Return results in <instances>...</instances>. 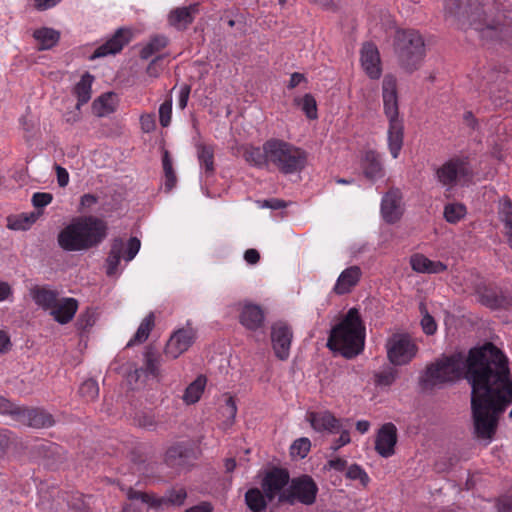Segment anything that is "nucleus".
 Returning <instances> with one entry per match:
<instances>
[{"mask_svg":"<svg viewBox=\"0 0 512 512\" xmlns=\"http://www.w3.org/2000/svg\"><path fill=\"white\" fill-rule=\"evenodd\" d=\"M499 218L503 223V232L509 246L512 248V203L510 200L500 202Z\"/></svg>","mask_w":512,"mask_h":512,"instance_id":"nucleus-34","label":"nucleus"},{"mask_svg":"<svg viewBox=\"0 0 512 512\" xmlns=\"http://www.w3.org/2000/svg\"><path fill=\"white\" fill-rule=\"evenodd\" d=\"M34 214L25 215L21 214L14 218H8V228L11 230H27L35 222Z\"/></svg>","mask_w":512,"mask_h":512,"instance_id":"nucleus-48","label":"nucleus"},{"mask_svg":"<svg viewBox=\"0 0 512 512\" xmlns=\"http://www.w3.org/2000/svg\"><path fill=\"white\" fill-rule=\"evenodd\" d=\"M164 58L163 55H158L156 56L154 59L151 60V62L148 64L147 66V69H146V73L150 76V77H158L162 68L159 67L158 65V62L160 60H162Z\"/></svg>","mask_w":512,"mask_h":512,"instance_id":"nucleus-60","label":"nucleus"},{"mask_svg":"<svg viewBox=\"0 0 512 512\" xmlns=\"http://www.w3.org/2000/svg\"><path fill=\"white\" fill-rule=\"evenodd\" d=\"M311 442L308 438H299L293 442L290 447V453L293 457L304 458L310 451Z\"/></svg>","mask_w":512,"mask_h":512,"instance_id":"nucleus-50","label":"nucleus"},{"mask_svg":"<svg viewBox=\"0 0 512 512\" xmlns=\"http://www.w3.org/2000/svg\"><path fill=\"white\" fill-rule=\"evenodd\" d=\"M33 37L39 43L40 50H47L57 44L60 38V34L58 31L52 28L43 27L35 30L33 33Z\"/></svg>","mask_w":512,"mask_h":512,"instance_id":"nucleus-33","label":"nucleus"},{"mask_svg":"<svg viewBox=\"0 0 512 512\" xmlns=\"http://www.w3.org/2000/svg\"><path fill=\"white\" fill-rule=\"evenodd\" d=\"M162 165L165 174V187L169 191L175 186L177 178L173 169L172 159L167 150L163 152Z\"/></svg>","mask_w":512,"mask_h":512,"instance_id":"nucleus-43","label":"nucleus"},{"mask_svg":"<svg viewBox=\"0 0 512 512\" xmlns=\"http://www.w3.org/2000/svg\"><path fill=\"white\" fill-rule=\"evenodd\" d=\"M444 10L446 17L460 20L468 13L464 0H445Z\"/></svg>","mask_w":512,"mask_h":512,"instance_id":"nucleus-41","label":"nucleus"},{"mask_svg":"<svg viewBox=\"0 0 512 512\" xmlns=\"http://www.w3.org/2000/svg\"><path fill=\"white\" fill-rule=\"evenodd\" d=\"M220 411L222 416L225 417L223 424L225 427H230L237 414V406L233 397H226L225 403L221 406Z\"/></svg>","mask_w":512,"mask_h":512,"instance_id":"nucleus-47","label":"nucleus"},{"mask_svg":"<svg viewBox=\"0 0 512 512\" xmlns=\"http://www.w3.org/2000/svg\"><path fill=\"white\" fill-rule=\"evenodd\" d=\"M19 405L10 402L8 399L0 396V414L9 415L13 420L16 421V417L19 410Z\"/></svg>","mask_w":512,"mask_h":512,"instance_id":"nucleus-56","label":"nucleus"},{"mask_svg":"<svg viewBox=\"0 0 512 512\" xmlns=\"http://www.w3.org/2000/svg\"><path fill=\"white\" fill-rule=\"evenodd\" d=\"M141 129L145 133L153 131L156 127L155 118L152 114H144L140 117Z\"/></svg>","mask_w":512,"mask_h":512,"instance_id":"nucleus-59","label":"nucleus"},{"mask_svg":"<svg viewBox=\"0 0 512 512\" xmlns=\"http://www.w3.org/2000/svg\"><path fill=\"white\" fill-rule=\"evenodd\" d=\"M141 246V242L136 237H131L127 243V248H125V243L121 238H116L113 240L110 252L106 259V273L108 276H113L117 273L118 266L120 264L121 258L123 257L125 261H131L139 252Z\"/></svg>","mask_w":512,"mask_h":512,"instance_id":"nucleus-12","label":"nucleus"},{"mask_svg":"<svg viewBox=\"0 0 512 512\" xmlns=\"http://www.w3.org/2000/svg\"><path fill=\"white\" fill-rule=\"evenodd\" d=\"M96 322L95 311L91 308H87L82 312L77 319L76 326L81 331H86L91 328Z\"/></svg>","mask_w":512,"mask_h":512,"instance_id":"nucleus-51","label":"nucleus"},{"mask_svg":"<svg viewBox=\"0 0 512 512\" xmlns=\"http://www.w3.org/2000/svg\"><path fill=\"white\" fill-rule=\"evenodd\" d=\"M172 116V100H165L159 107V121L162 127H168Z\"/></svg>","mask_w":512,"mask_h":512,"instance_id":"nucleus-54","label":"nucleus"},{"mask_svg":"<svg viewBox=\"0 0 512 512\" xmlns=\"http://www.w3.org/2000/svg\"><path fill=\"white\" fill-rule=\"evenodd\" d=\"M361 66L371 79L381 76L380 55L377 47L372 43H365L361 48Z\"/></svg>","mask_w":512,"mask_h":512,"instance_id":"nucleus-21","label":"nucleus"},{"mask_svg":"<svg viewBox=\"0 0 512 512\" xmlns=\"http://www.w3.org/2000/svg\"><path fill=\"white\" fill-rule=\"evenodd\" d=\"M168 45V38L164 35H154L140 51L141 59L147 60L152 55L160 52Z\"/></svg>","mask_w":512,"mask_h":512,"instance_id":"nucleus-39","label":"nucleus"},{"mask_svg":"<svg viewBox=\"0 0 512 512\" xmlns=\"http://www.w3.org/2000/svg\"><path fill=\"white\" fill-rule=\"evenodd\" d=\"M197 158L204 174L209 177L214 174V149L211 146L197 145Z\"/></svg>","mask_w":512,"mask_h":512,"instance_id":"nucleus-32","label":"nucleus"},{"mask_svg":"<svg viewBox=\"0 0 512 512\" xmlns=\"http://www.w3.org/2000/svg\"><path fill=\"white\" fill-rule=\"evenodd\" d=\"M318 493V486L312 477L302 475L291 480L287 493L280 496V503L312 505Z\"/></svg>","mask_w":512,"mask_h":512,"instance_id":"nucleus-9","label":"nucleus"},{"mask_svg":"<svg viewBox=\"0 0 512 512\" xmlns=\"http://www.w3.org/2000/svg\"><path fill=\"white\" fill-rule=\"evenodd\" d=\"M329 469H333L338 472H342L347 468V460L344 458H334L327 462Z\"/></svg>","mask_w":512,"mask_h":512,"instance_id":"nucleus-64","label":"nucleus"},{"mask_svg":"<svg viewBox=\"0 0 512 512\" xmlns=\"http://www.w3.org/2000/svg\"><path fill=\"white\" fill-rule=\"evenodd\" d=\"M466 214V207L463 204L452 203L445 206L444 217L449 223H457Z\"/></svg>","mask_w":512,"mask_h":512,"instance_id":"nucleus-45","label":"nucleus"},{"mask_svg":"<svg viewBox=\"0 0 512 512\" xmlns=\"http://www.w3.org/2000/svg\"><path fill=\"white\" fill-rule=\"evenodd\" d=\"M115 108L116 95L114 93H105L92 103L93 113L98 117H104L113 113Z\"/></svg>","mask_w":512,"mask_h":512,"instance_id":"nucleus-31","label":"nucleus"},{"mask_svg":"<svg viewBox=\"0 0 512 512\" xmlns=\"http://www.w3.org/2000/svg\"><path fill=\"white\" fill-rule=\"evenodd\" d=\"M257 204H258L259 208H268V209H272V210L283 209L287 206V203L284 200H281L278 198L258 200Z\"/></svg>","mask_w":512,"mask_h":512,"instance_id":"nucleus-58","label":"nucleus"},{"mask_svg":"<svg viewBox=\"0 0 512 512\" xmlns=\"http://www.w3.org/2000/svg\"><path fill=\"white\" fill-rule=\"evenodd\" d=\"M206 379L203 376L197 377L186 389L183 395V401L186 404H194L196 403L205 388Z\"/></svg>","mask_w":512,"mask_h":512,"instance_id":"nucleus-40","label":"nucleus"},{"mask_svg":"<svg viewBox=\"0 0 512 512\" xmlns=\"http://www.w3.org/2000/svg\"><path fill=\"white\" fill-rule=\"evenodd\" d=\"M467 381L475 438L488 445L494 439L500 415L512 403L508 359L493 347L471 353Z\"/></svg>","mask_w":512,"mask_h":512,"instance_id":"nucleus-1","label":"nucleus"},{"mask_svg":"<svg viewBox=\"0 0 512 512\" xmlns=\"http://www.w3.org/2000/svg\"><path fill=\"white\" fill-rule=\"evenodd\" d=\"M197 331L189 323L183 328L176 330L167 341L165 355L172 359L178 358L186 352L196 339Z\"/></svg>","mask_w":512,"mask_h":512,"instance_id":"nucleus-14","label":"nucleus"},{"mask_svg":"<svg viewBox=\"0 0 512 512\" xmlns=\"http://www.w3.org/2000/svg\"><path fill=\"white\" fill-rule=\"evenodd\" d=\"M135 423L143 428L154 429L157 425L155 416L150 411H142L135 415Z\"/></svg>","mask_w":512,"mask_h":512,"instance_id":"nucleus-53","label":"nucleus"},{"mask_svg":"<svg viewBox=\"0 0 512 512\" xmlns=\"http://www.w3.org/2000/svg\"><path fill=\"white\" fill-rule=\"evenodd\" d=\"M362 271L359 266H350L344 269L338 276L333 291L337 295L350 293L359 283Z\"/></svg>","mask_w":512,"mask_h":512,"instance_id":"nucleus-23","label":"nucleus"},{"mask_svg":"<svg viewBox=\"0 0 512 512\" xmlns=\"http://www.w3.org/2000/svg\"><path fill=\"white\" fill-rule=\"evenodd\" d=\"M475 29L481 33L482 37H485V36L492 37L494 34H497V33L503 34V35H512V18L509 23L504 22V23L496 24V25H487L484 28L476 27Z\"/></svg>","mask_w":512,"mask_h":512,"instance_id":"nucleus-44","label":"nucleus"},{"mask_svg":"<svg viewBox=\"0 0 512 512\" xmlns=\"http://www.w3.org/2000/svg\"><path fill=\"white\" fill-rule=\"evenodd\" d=\"M266 493L259 488H250L245 493V503L252 512H263L267 508Z\"/></svg>","mask_w":512,"mask_h":512,"instance_id":"nucleus-29","label":"nucleus"},{"mask_svg":"<svg viewBox=\"0 0 512 512\" xmlns=\"http://www.w3.org/2000/svg\"><path fill=\"white\" fill-rule=\"evenodd\" d=\"M244 158L248 163L258 168L267 167L270 162L265 149V143L262 148L253 146L248 147L244 152Z\"/></svg>","mask_w":512,"mask_h":512,"instance_id":"nucleus-36","label":"nucleus"},{"mask_svg":"<svg viewBox=\"0 0 512 512\" xmlns=\"http://www.w3.org/2000/svg\"><path fill=\"white\" fill-rule=\"evenodd\" d=\"M269 164L275 166L283 174H293L301 171L306 163V154L300 148L279 139L265 142Z\"/></svg>","mask_w":512,"mask_h":512,"instance_id":"nucleus-6","label":"nucleus"},{"mask_svg":"<svg viewBox=\"0 0 512 512\" xmlns=\"http://www.w3.org/2000/svg\"><path fill=\"white\" fill-rule=\"evenodd\" d=\"M53 200V196L47 192H36L32 196V204L36 208H43L49 205Z\"/></svg>","mask_w":512,"mask_h":512,"instance_id":"nucleus-57","label":"nucleus"},{"mask_svg":"<svg viewBox=\"0 0 512 512\" xmlns=\"http://www.w3.org/2000/svg\"><path fill=\"white\" fill-rule=\"evenodd\" d=\"M264 312L260 306L255 304L243 305L239 321L248 330L256 331L263 326L264 323Z\"/></svg>","mask_w":512,"mask_h":512,"instance_id":"nucleus-24","label":"nucleus"},{"mask_svg":"<svg viewBox=\"0 0 512 512\" xmlns=\"http://www.w3.org/2000/svg\"><path fill=\"white\" fill-rule=\"evenodd\" d=\"M293 333L290 326L282 321L274 323L271 327V341L275 355L280 360L288 359Z\"/></svg>","mask_w":512,"mask_h":512,"instance_id":"nucleus-15","label":"nucleus"},{"mask_svg":"<svg viewBox=\"0 0 512 512\" xmlns=\"http://www.w3.org/2000/svg\"><path fill=\"white\" fill-rule=\"evenodd\" d=\"M339 432L341 433L340 437L331 446V449L333 451H337L338 449L347 445L351 441L348 430H346V429L342 430V428H340Z\"/></svg>","mask_w":512,"mask_h":512,"instance_id":"nucleus-61","label":"nucleus"},{"mask_svg":"<svg viewBox=\"0 0 512 512\" xmlns=\"http://www.w3.org/2000/svg\"><path fill=\"white\" fill-rule=\"evenodd\" d=\"M79 303L75 298L65 297L58 298L54 307L50 311V315L59 324L69 323L78 310Z\"/></svg>","mask_w":512,"mask_h":512,"instance_id":"nucleus-22","label":"nucleus"},{"mask_svg":"<svg viewBox=\"0 0 512 512\" xmlns=\"http://www.w3.org/2000/svg\"><path fill=\"white\" fill-rule=\"evenodd\" d=\"M346 477L350 480H359L363 486H367L370 481L366 471L357 464H353L347 468Z\"/></svg>","mask_w":512,"mask_h":512,"instance_id":"nucleus-52","label":"nucleus"},{"mask_svg":"<svg viewBox=\"0 0 512 512\" xmlns=\"http://www.w3.org/2000/svg\"><path fill=\"white\" fill-rule=\"evenodd\" d=\"M30 295L36 305L49 312L59 298V293L56 290L45 286H34L30 289Z\"/></svg>","mask_w":512,"mask_h":512,"instance_id":"nucleus-28","label":"nucleus"},{"mask_svg":"<svg viewBox=\"0 0 512 512\" xmlns=\"http://www.w3.org/2000/svg\"><path fill=\"white\" fill-rule=\"evenodd\" d=\"M297 105L301 107L307 118H317V104L315 98L311 94H305L302 98L295 100Z\"/></svg>","mask_w":512,"mask_h":512,"instance_id":"nucleus-46","label":"nucleus"},{"mask_svg":"<svg viewBox=\"0 0 512 512\" xmlns=\"http://www.w3.org/2000/svg\"><path fill=\"white\" fill-rule=\"evenodd\" d=\"M361 168L364 176L369 180H376L384 176V169L379 154L368 150L361 158Z\"/></svg>","mask_w":512,"mask_h":512,"instance_id":"nucleus-25","label":"nucleus"},{"mask_svg":"<svg viewBox=\"0 0 512 512\" xmlns=\"http://www.w3.org/2000/svg\"><path fill=\"white\" fill-rule=\"evenodd\" d=\"M126 495L131 501H139L155 509L168 505L181 506L184 504L187 497V493L183 488L173 489L169 491L165 497H157L153 493L136 490L134 488H129Z\"/></svg>","mask_w":512,"mask_h":512,"instance_id":"nucleus-11","label":"nucleus"},{"mask_svg":"<svg viewBox=\"0 0 512 512\" xmlns=\"http://www.w3.org/2000/svg\"><path fill=\"white\" fill-rule=\"evenodd\" d=\"M410 265L417 273L438 274L447 270L446 264L441 261H432L423 254L412 255Z\"/></svg>","mask_w":512,"mask_h":512,"instance_id":"nucleus-27","label":"nucleus"},{"mask_svg":"<svg viewBox=\"0 0 512 512\" xmlns=\"http://www.w3.org/2000/svg\"><path fill=\"white\" fill-rule=\"evenodd\" d=\"M192 451L183 444H176L170 447L166 452V462L168 465L173 467H179L185 465Z\"/></svg>","mask_w":512,"mask_h":512,"instance_id":"nucleus-30","label":"nucleus"},{"mask_svg":"<svg viewBox=\"0 0 512 512\" xmlns=\"http://www.w3.org/2000/svg\"><path fill=\"white\" fill-rule=\"evenodd\" d=\"M397 443V429L394 424L386 423L378 431L375 449L384 458L392 456Z\"/></svg>","mask_w":512,"mask_h":512,"instance_id":"nucleus-19","label":"nucleus"},{"mask_svg":"<svg viewBox=\"0 0 512 512\" xmlns=\"http://www.w3.org/2000/svg\"><path fill=\"white\" fill-rule=\"evenodd\" d=\"M382 99L384 114L388 119L387 143L391 156L398 158L403 146L404 123L399 116L397 79L386 74L382 81Z\"/></svg>","mask_w":512,"mask_h":512,"instance_id":"nucleus-5","label":"nucleus"},{"mask_svg":"<svg viewBox=\"0 0 512 512\" xmlns=\"http://www.w3.org/2000/svg\"><path fill=\"white\" fill-rule=\"evenodd\" d=\"M154 321L155 317L154 314L151 312L142 320L135 335L133 336L132 339H130L127 346L130 347L133 346L134 344L143 343L144 341H146L154 327Z\"/></svg>","mask_w":512,"mask_h":512,"instance_id":"nucleus-38","label":"nucleus"},{"mask_svg":"<svg viewBox=\"0 0 512 512\" xmlns=\"http://www.w3.org/2000/svg\"><path fill=\"white\" fill-rule=\"evenodd\" d=\"M472 169L466 158L453 157L435 170L437 181L446 188L451 190L458 183L466 182L472 177Z\"/></svg>","mask_w":512,"mask_h":512,"instance_id":"nucleus-8","label":"nucleus"},{"mask_svg":"<svg viewBox=\"0 0 512 512\" xmlns=\"http://www.w3.org/2000/svg\"><path fill=\"white\" fill-rule=\"evenodd\" d=\"M402 194L399 189H390L382 198L381 214L387 223L397 222L403 213Z\"/></svg>","mask_w":512,"mask_h":512,"instance_id":"nucleus-18","label":"nucleus"},{"mask_svg":"<svg viewBox=\"0 0 512 512\" xmlns=\"http://www.w3.org/2000/svg\"><path fill=\"white\" fill-rule=\"evenodd\" d=\"M79 393L87 401L95 400L99 395V386L97 381L93 379L85 380L79 388Z\"/></svg>","mask_w":512,"mask_h":512,"instance_id":"nucleus-49","label":"nucleus"},{"mask_svg":"<svg viewBox=\"0 0 512 512\" xmlns=\"http://www.w3.org/2000/svg\"><path fill=\"white\" fill-rule=\"evenodd\" d=\"M398 377V371L393 367H385L374 374V383L379 387L391 386Z\"/></svg>","mask_w":512,"mask_h":512,"instance_id":"nucleus-42","label":"nucleus"},{"mask_svg":"<svg viewBox=\"0 0 512 512\" xmlns=\"http://www.w3.org/2000/svg\"><path fill=\"white\" fill-rule=\"evenodd\" d=\"M131 37L132 34L130 29H117L110 39H108L105 43H103L95 49L90 58L96 59L119 53L123 49V47L130 42Z\"/></svg>","mask_w":512,"mask_h":512,"instance_id":"nucleus-16","label":"nucleus"},{"mask_svg":"<svg viewBox=\"0 0 512 512\" xmlns=\"http://www.w3.org/2000/svg\"><path fill=\"white\" fill-rule=\"evenodd\" d=\"M290 482V475L286 469L274 467L266 472L261 481V488L266 493L268 501L276 498L280 503V496L287 493L284 489Z\"/></svg>","mask_w":512,"mask_h":512,"instance_id":"nucleus-13","label":"nucleus"},{"mask_svg":"<svg viewBox=\"0 0 512 512\" xmlns=\"http://www.w3.org/2000/svg\"><path fill=\"white\" fill-rule=\"evenodd\" d=\"M306 420L317 432L338 433L341 428L340 421L329 411L307 412Z\"/></svg>","mask_w":512,"mask_h":512,"instance_id":"nucleus-20","label":"nucleus"},{"mask_svg":"<svg viewBox=\"0 0 512 512\" xmlns=\"http://www.w3.org/2000/svg\"><path fill=\"white\" fill-rule=\"evenodd\" d=\"M93 83V76L85 73L80 81L75 85L74 94L77 97L78 106L86 104L91 99V87Z\"/></svg>","mask_w":512,"mask_h":512,"instance_id":"nucleus-35","label":"nucleus"},{"mask_svg":"<svg viewBox=\"0 0 512 512\" xmlns=\"http://www.w3.org/2000/svg\"><path fill=\"white\" fill-rule=\"evenodd\" d=\"M493 347L496 351H501L492 343H485L481 347L470 349L467 358L462 353H455L444 356L428 365L420 377V385L423 389H433L447 383H453L462 377L467 380L469 361L471 353L474 350Z\"/></svg>","mask_w":512,"mask_h":512,"instance_id":"nucleus-4","label":"nucleus"},{"mask_svg":"<svg viewBox=\"0 0 512 512\" xmlns=\"http://www.w3.org/2000/svg\"><path fill=\"white\" fill-rule=\"evenodd\" d=\"M144 357H145V367L136 369L134 371V376L136 379H138L142 373H145V374H148V375H151L154 377H156L159 373L160 362H159V357L156 354V352L153 349H148L145 352ZM131 377H133V375H131Z\"/></svg>","mask_w":512,"mask_h":512,"instance_id":"nucleus-37","label":"nucleus"},{"mask_svg":"<svg viewBox=\"0 0 512 512\" xmlns=\"http://www.w3.org/2000/svg\"><path fill=\"white\" fill-rule=\"evenodd\" d=\"M365 336V326L359 311L356 308H351L343 319L331 329L327 347L347 359H352L363 352Z\"/></svg>","mask_w":512,"mask_h":512,"instance_id":"nucleus-2","label":"nucleus"},{"mask_svg":"<svg viewBox=\"0 0 512 512\" xmlns=\"http://www.w3.org/2000/svg\"><path fill=\"white\" fill-rule=\"evenodd\" d=\"M417 346L407 334H394L386 342L387 358L391 364H408L417 353Z\"/></svg>","mask_w":512,"mask_h":512,"instance_id":"nucleus-10","label":"nucleus"},{"mask_svg":"<svg viewBox=\"0 0 512 512\" xmlns=\"http://www.w3.org/2000/svg\"><path fill=\"white\" fill-rule=\"evenodd\" d=\"M16 421L33 428H47L54 424L53 416L39 408L19 407Z\"/></svg>","mask_w":512,"mask_h":512,"instance_id":"nucleus-17","label":"nucleus"},{"mask_svg":"<svg viewBox=\"0 0 512 512\" xmlns=\"http://www.w3.org/2000/svg\"><path fill=\"white\" fill-rule=\"evenodd\" d=\"M421 311L425 312L421 320V326L425 334L433 335L437 331V324L434 318L426 311L425 307L421 306Z\"/></svg>","mask_w":512,"mask_h":512,"instance_id":"nucleus-55","label":"nucleus"},{"mask_svg":"<svg viewBox=\"0 0 512 512\" xmlns=\"http://www.w3.org/2000/svg\"><path fill=\"white\" fill-rule=\"evenodd\" d=\"M399 63L407 72L417 70L425 56L423 37L415 30L397 31L394 43Z\"/></svg>","mask_w":512,"mask_h":512,"instance_id":"nucleus-7","label":"nucleus"},{"mask_svg":"<svg viewBox=\"0 0 512 512\" xmlns=\"http://www.w3.org/2000/svg\"><path fill=\"white\" fill-rule=\"evenodd\" d=\"M498 512H512V494L501 497L497 504Z\"/></svg>","mask_w":512,"mask_h":512,"instance_id":"nucleus-62","label":"nucleus"},{"mask_svg":"<svg viewBox=\"0 0 512 512\" xmlns=\"http://www.w3.org/2000/svg\"><path fill=\"white\" fill-rule=\"evenodd\" d=\"M198 11L199 5L197 3L178 7L170 12L169 23L178 29H185L193 22Z\"/></svg>","mask_w":512,"mask_h":512,"instance_id":"nucleus-26","label":"nucleus"},{"mask_svg":"<svg viewBox=\"0 0 512 512\" xmlns=\"http://www.w3.org/2000/svg\"><path fill=\"white\" fill-rule=\"evenodd\" d=\"M10 435L11 433L7 430L0 431V457L6 453L11 443Z\"/></svg>","mask_w":512,"mask_h":512,"instance_id":"nucleus-63","label":"nucleus"},{"mask_svg":"<svg viewBox=\"0 0 512 512\" xmlns=\"http://www.w3.org/2000/svg\"><path fill=\"white\" fill-rule=\"evenodd\" d=\"M107 235L106 223L94 216L78 217L59 234L58 244L65 251L88 250L99 245Z\"/></svg>","mask_w":512,"mask_h":512,"instance_id":"nucleus-3","label":"nucleus"}]
</instances>
